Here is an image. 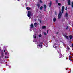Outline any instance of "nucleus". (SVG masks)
Masks as SVG:
<instances>
[{
	"label": "nucleus",
	"mask_w": 73,
	"mask_h": 73,
	"mask_svg": "<svg viewBox=\"0 0 73 73\" xmlns=\"http://www.w3.org/2000/svg\"><path fill=\"white\" fill-rule=\"evenodd\" d=\"M32 15V13L31 12H30L29 11H28V17H29V19H30L31 18L30 17L31 15Z\"/></svg>",
	"instance_id": "f257e3e1"
},
{
	"label": "nucleus",
	"mask_w": 73,
	"mask_h": 73,
	"mask_svg": "<svg viewBox=\"0 0 73 73\" xmlns=\"http://www.w3.org/2000/svg\"><path fill=\"white\" fill-rule=\"evenodd\" d=\"M62 15V13L61 12H59L58 15V19H60L61 18Z\"/></svg>",
	"instance_id": "f03ea898"
},
{
	"label": "nucleus",
	"mask_w": 73,
	"mask_h": 73,
	"mask_svg": "<svg viewBox=\"0 0 73 73\" xmlns=\"http://www.w3.org/2000/svg\"><path fill=\"white\" fill-rule=\"evenodd\" d=\"M64 6H63L62 7V10H61V11L62 13H64Z\"/></svg>",
	"instance_id": "7ed1b4c3"
},
{
	"label": "nucleus",
	"mask_w": 73,
	"mask_h": 73,
	"mask_svg": "<svg viewBox=\"0 0 73 73\" xmlns=\"http://www.w3.org/2000/svg\"><path fill=\"white\" fill-rule=\"evenodd\" d=\"M68 5H70V0H67Z\"/></svg>",
	"instance_id": "20e7f679"
},
{
	"label": "nucleus",
	"mask_w": 73,
	"mask_h": 73,
	"mask_svg": "<svg viewBox=\"0 0 73 73\" xmlns=\"http://www.w3.org/2000/svg\"><path fill=\"white\" fill-rule=\"evenodd\" d=\"M64 36L66 37V39H68V36H66V35H64Z\"/></svg>",
	"instance_id": "39448f33"
},
{
	"label": "nucleus",
	"mask_w": 73,
	"mask_h": 73,
	"mask_svg": "<svg viewBox=\"0 0 73 73\" xmlns=\"http://www.w3.org/2000/svg\"><path fill=\"white\" fill-rule=\"evenodd\" d=\"M52 3V1H50V2L49 4V7H51Z\"/></svg>",
	"instance_id": "423d86ee"
},
{
	"label": "nucleus",
	"mask_w": 73,
	"mask_h": 73,
	"mask_svg": "<svg viewBox=\"0 0 73 73\" xmlns=\"http://www.w3.org/2000/svg\"><path fill=\"white\" fill-rule=\"evenodd\" d=\"M34 25L36 27V26H37V25H38V24L37 23H35L34 24Z\"/></svg>",
	"instance_id": "0eeeda50"
},
{
	"label": "nucleus",
	"mask_w": 73,
	"mask_h": 73,
	"mask_svg": "<svg viewBox=\"0 0 73 73\" xmlns=\"http://www.w3.org/2000/svg\"><path fill=\"white\" fill-rule=\"evenodd\" d=\"M47 7L46 6V5H44V7L45 9H46Z\"/></svg>",
	"instance_id": "6e6552de"
},
{
	"label": "nucleus",
	"mask_w": 73,
	"mask_h": 73,
	"mask_svg": "<svg viewBox=\"0 0 73 73\" xmlns=\"http://www.w3.org/2000/svg\"><path fill=\"white\" fill-rule=\"evenodd\" d=\"M56 20V18H53V22H55Z\"/></svg>",
	"instance_id": "1a4fd4ad"
},
{
	"label": "nucleus",
	"mask_w": 73,
	"mask_h": 73,
	"mask_svg": "<svg viewBox=\"0 0 73 73\" xmlns=\"http://www.w3.org/2000/svg\"><path fill=\"white\" fill-rule=\"evenodd\" d=\"M65 16L67 17H68V15L67 13H66Z\"/></svg>",
	"instance_id": "9d476101"
},
{
	"label": "nucleus",
	"mask_w": 73,
	"mask_h": 73,
	"mask_svg": "<svg viewBox=\"0 0 73 73\" xmlns=\"http://www.w3.org/2000/svg\"><path fill=\"white\" fill-rule=\"evenodd\" d=\"M31 28H33V24H31Z\"/></svg>",
	"instance_id": "9b49d317"
},
{
	"label": "nucleus",
	"mask_w": 73,
	"mask_h": 73,
	"mask_svg": "<svg viewBox=\"0 0 73 73\" xmlns=\"http://www.w3.org/2000/svg\"><path fill=\"white\" fill-rule=\"evenodd\" d=\"M69 37L70 39H71V38H73V36H72L70 35L69 36Z\"/></svg>",
	"instance_id": "f8f14e48"
},
{
	"label": "nucleus",
	"mask_w": 73,
	"mask_h": 73,
	"mask_svg": "<svg viewBox=\"0 0 73 73\" xmlns=\"http://www.w3.org/2000/svg\"><path fill=\"white\" fill-rule=\"evenodd\" d=\"M62 57V54H59V58H61V57Z\"/></svg>",
	"instance_id": "ddd939ff"
},
{
	"label": "nucleus",
	"mask_w": 73,
	"mask_h": 73,
	"mask_svg": "<svg viewBox=\"0 0 73 73\" xmlns=\"http://www.w3.org/2000/svg\"><path fill=\"white\" fill-rule=\"evenodd\" d=\"M43 6H41L40 7V10H42V9H43Z\"/></svg>",
	"instance_id": "4468645a"
},
{
	"label": "nucleus",
	"mask_w": 73,
	"mask_h": 73,
	"mask_svg": "<svg viewBox=\"0 0 73 73\" xmlns=\"http://www.w3.org/2000/svg\"><path fill=\"white\" fill-rule=\"evenodd\" d=\"M39 2H40V3H42L43 2L42 0H39Z\"/></svg>",
	"instance_id": "2eb2a0df"
},
{
	"label": "nucleus",
	"mask_w": 73,
	"mask_h": 73,
	"mask_svg": "<svg viewBox=\"0 0 73 73\" xmlns=\"http://www.w3.org/2000/svg\"><path fill=\"white\" fill-rule=\"evenodd\" d=\"M27 9L28 10H30V7H27Z\"/></svg>",
	"instance_id": "dca6fc26"
},
{
	"label": "nucleus",
	"mask_w": 73,
	"mask_h": 73,
	"mask_svg": "<svg viewBox=\"0 0 73 73\" xmlns=\"http://www.w3.org/2000/svg\"><path fill=\"white\" fill-rule=\"evenodd\" d=\"M37 6L38 8L40 7V5L39 4H37Z\"/></svg>",
	"instance_id": "f3484780"
},
{
	"label": "nucleus",
	"mask_w": 73,
	"mask_h": 73,
	"mask_svg": "<svg viewBox=\"0 0 73 73\" xmlns=\"http://www.w3.org/2000/svg\"><path fill=\"white\" fill-rule=\"evenodd\" d=\"M71 58H72V57L69 56V59L70 60H71Z\"/></svg>",
	"instance_id": "a211bd4d"
},
{
	"label": "nucleus",
	"mask_w": 73,
	"mask_h": 73,
	"mask_svg": "<svg viewBox=\"0 0 73 73\" xmlns=\"http://www.w3.org/2000/svg\"><path fill=\"white\" fill-rule=\"evenodd\" d=\"M70 48L69 47V46H67V49H68V50H69L70 49Z\"/></svg>",
	"instance_id": "6ab92c4d"
},
{
	"label": "nucleus",
	"mask_w": 73,
	"mask_h": 73,
	"mask_svg": "<svg viewBox=\"0 0 73 73\" xmlns=\"http://www.w3.org/2000/svg\"><path fill=\"white\" fill-rule=\"evenodd\" d=\"M37 44H42V42H37Z\"/></svg>",
	"instance_id": "aec40b11"
},
{
	"label": "nucleus",
	"mask_w": 73,
	"mask_h": 73,
	"mask_svg": "<svg viewBox=\"0 0 73 73\" xmlns=\"http://www.w3.org/2000/svg\"><path fill=\"white\" fill-rule=\"evenodd\" d=\"M38 46H41V47H42V44H39L38 45Z\"/></svg>",
	"instance_id": "412c9836"
},
{
	"label": "nucleus",
	"mask_w": 73,
	"mask_h": 73,
	"mask_svg": "<svg viewBox=\"0 0 73 73\" xmlns=\"http://www.w3.org/2000/svg\"><path fill=\"white\" fill-rule=\"evenodd\" d=\"M58 5H59V6H60V5H61V4L60 3H58Z\"/></svg>",
	"instance_id": "4be33fe9"
},
{
	"label": "nucleus",
	"mask_w": 73,
	"mask_h": 73,
	"mask_svg": "<svg viewBox=\"0 0 73 73\" xmlns=\"http://www.w3.org/2000/svg\"><path fill=\"white\" fill-rule=\"evenodd\" d=\"M41 36H42L41 34H40L39 35V36L40 37H41Z\"/></svg>",
	"instance_id": "5701e85b"
},
{
	"label": "nucleus",
	"mask_w": 73,
	"mask_h": 73,
	"mask_svg": "<svg viewBox=\"0 0 73 73\" xmlns=\"http://www.w3.org/2000/svg\"><path fill=\"white\" fill-rule=\"evenodd\" d=\"M46 27V26H43L42 27V28H45Z\"/></svg>",
	"instance_id": "b1692460"
},
{
	"label": "nucleus",
	"mask_w": 73,
	"mask_h": 73,
	"mask_svg": "<svg viewBox=\"0 0 73 73\" xmlns=\"http://www.w3.org/2000/svg\"><path fill=\"white\" fill-rule=\"evenodd\" d=\"M33 37H34L35 38H36V36H35L34 35H33Z\"/></svg>",
	"instance_id": "393cba45"
},
{
	"label": "nucleus",
	"mask_w": 73,
	"mask_h": 73,
	"mask_svg": "<svg viewBox=\"0 0 73 73\" xmlns=\"http://www.w3.org/2000/svg\"><path fill=\"white\" fill-rule=\"evenodd\" d=\"M72 7H73V2H72Z\"/></svg>",
	"instance_id": "a878e982"
},
{
	"label": "nucleus",
	"mask_w": 73,
	"mask_h": 73,
	"mask_svg": "<svg viewBox=\"0 0 73 73\" xmlns=\"http://www.w3.org/2000/svg\"><path fill=\"white\" fill-rule=\"evenodd\" d=\"M44 34L45 35H46V32H44Z\"/></svg>",
	"instance_id": "bb28decb"
},
{
	"label": "nucleus",
	"mask_w": 73,
	"mask_h": 73,
	"mask_svg": "<svg viewBox=\"0 0 73 73\" xmlns=\"http://www.w3.org/2000/svg\"><path fill=\"white\" fill-rule=\"evenodd\" d=\"M67 7H66L65 10H67Z\"/></svg>",
	"instance_id": "cd10ccee"
},
{
	"label": "nucleus",
	"mask_w": 73,
	"mask_h": 73,
	"mask_svg": "<svg viewBox=\"0 0 73 73\" xmlns=\"http://www.w3.org/2000/svg\"><path fill=\"white\" fill-rule=\"evenodd\" d=\"M47 32L48 33V32H49L48 30H47Z\"/></svg>",
	"instance_id": "c85d7f7f"
},
{
	"label": "nucleus",
	"mask_w": 73,
	"mask_h": 73,
	"mask_svg": "<svg viewBox=\"0 0 73 73\" xmlns=\"http://www.w3.org/2000/svg\"><path fill=\"white\" fill-rule=\"evenodd\" d=\"M7 53L6 52V53H5V55H7Z\"/></svg>",
	"instance_id": "c756f323"
},
{
	"label": "nucleus",
	"mask_w": 73,
	"mask_h": 73,
	"mask_svg": "<svg viewBox=\"0 0 73 73\" xmlns=\"http://www.w3.org/2000/svg\"><path fill=\"white\" fill-rule=\"evenodd\" d=\"M5 58H7V57L6 56H5Z\"/></svg>",
	"instance_id": "7c9ffc66"
},
{
	"label": "nucleus",
	"mask_w": 73,
	"mask_h": 73,
	"mask_svg": "<svg viewBox=\"0 0 73 73\" xmlns=\"http://www.w3.org/2000/svg\"><path fill=\"white\" fill-rule=\"evenodd\" d=\"M55 48H58V47L57 46H55Z\"/></svg>",
	"instance_id": "2f4dec72"
},
{
	"label": "nucleus",
	"mask_w": 73,
	"mask_h": 73,
	"mask_svg": "<svg viewBox=\"0 0 73 73\" xmlns=\"http://www.w3.org/2000/svg\"><path fill=\"white\" fill-rule=\"evenodd\" d=\"M72 46L73 48V44L72 45Z\"/></svg>",
	"instance_id": "473e14b6"
},
{
	"label": "nucleus",
	"mask_w": 73,
	"mask_h": 73,
	"mask_svg": "<svg viewBox=\"0 0 73 73\" xmlns=\"http://www.w3.org/2000/svg\"><path fill=\"white\" fill-rule=\"evenodd\" d=\"M68 28V27H67V28H66V29H67V28Z\"/></svg>",
	"instance_id": "72a5a7b5"
},
{
	"label": "nucleus",
	"mask_w": 73,
	"mask_h": 73,
	"mask_svg": "<svg viewBox=\"0 0 73 73\" xmlns=\"http://www.w3.org/2000/svg\"><path fill=\"white\" fill-rule=\"evenodd\" d=\"M40 22L41 23V21H40Z\"/></svg>",
	"instance_id": "f704fd0d"
},
{
	"label": "nucleus",
	"mask_w": 73,
	"mask_h": 73,
	"mask_svg": "<svg viewBox=\"0 0 73 73\" xmlns=\"http://www.w3.org/2000/svg\"><path fill=\"white\" fill-rule=\"evenodd\" d=\"M56 2H57V1H56Z\"/></svg>",
	"instance_id": "c9c22d12"
},
{
	"label": "nucleus",
	"mask_w": 73,
	"mask_h": 73,
	"mask_svg": "<svg viewBox=\"0 0 73 73\" xmlns=\"http://www.w3.org/2000/svg\"><path fill=\"white\" fill-rule=\"evenodd\" d=\"M4 52H5V50H4Z\"/></svg>",
	"instance_id": "e433bc0d"
},
{
	"label": "nucleus",
	"mask_w": 73,
	"mask_h": 73,
	"mask_svg": "<svg viewBox=\"0 0 73 73\" xmlns=\"http://www.w3.org/2000/svg\"><path fill=\"white\" fill-rule=\"evenodd\" d=\"M18 1H19V0H18Z\"/></svg>",
	"instance_id": "4c0bfd02"
},
{
	"label": "nucleus",
	"mask_w": 73,
	"mask_h": 73,
	"mask_svg": "<svg viewBox=\"0 0 73 73\" xmlns=\"http://www.w3.org/2000/svg\"><path fill=\"white\" fill-rule=\"evenodd\" d=\"M64 1V0H63Z\"/></svg>",
	"instance_id": "58836bf2"
}]
</instances>
